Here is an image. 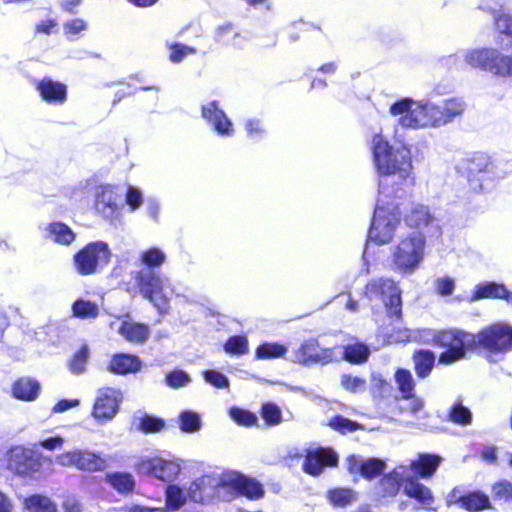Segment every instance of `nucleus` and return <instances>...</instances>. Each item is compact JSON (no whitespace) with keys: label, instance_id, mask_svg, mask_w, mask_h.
<instances>
[{"label":"nucleus","instance_id":"nucleus-47","mask_svg":"<svg viewBox=\"0 0 512 512\" xmlns=\"http://www.w3.org/2000/svg\"><path fill=\"white\" fill-rule=\"evenodd\" d=\"M179 428L186 433H193L201 428V419L198 413L186 410L179 414Z\"/></svg>","mask_w":512,"mask_h":512},{"label":"nucleus","instance_id":"nucleus-44","mask_svg":"<svg viewBox=\"0 0 512 512\" xmlns=\"http://www.w3.org/2000/svg\"><path fill=\"white\" fill-rule=\"evenodd\" d=\"M447 417L450 422L457 425L466 426L472 423V413L461 401L452 404Z\"/></svg>","mask_w":512,"mask_h":512},{"label":"nucleus","instance_id":"nucleus-1","mask_svg":"<svg viewBox=\"0 0 512 512\" xmlns=\"http://www.w3.org/2000/svg\"><path fill=\"white\" fill-rule=\"evenodd\" d=\"M372 156L375 169L381 177H396L397 180L380 182L379 194L384 197L401 198L407 189L414 186L413 166L410 150L394 148L381 135L372 139Z\"/></svg>","mask_w":512,"mask_h":512},{"label":"nucleus","instance_id":"nucleus-39","mask_svg":"<svg viewBox=\"0 0 512 512\" xmlns=\"http://www.w3.org/2000/svg\"><path fill=\"white\" fill-rule=\"evenodd\" d=\"M187 502V497L184 491L175 484L168 483L165 488V509L168 512L177 511L182 508Z\"/></svg>","mask_w":512,"mask_h":512},{"label":"nucleus","instance_id":"nucleus-31","mask_svg":"<svg viewBox=\"0 0 512 512\" xmlns=\"http://www.w3.org/2000/svg\"><path fill=\"white\" fill-rule=\"evenodd\" d=\"M412 361L417 377L425 379L431 374L435 366L436 355L429 349H418L413 352Z\"/></svg>","mask_w":512,"mask_h":512},{"label":"nucleus","instance_id":"nucleus-28","mask_svg":"<svg viewBox=\"0 0 512 512\" xmlns=\"http://www.w3.org/2000/svg\"><path fill=\"white\" fill-rule=\"evenodd\" d=\"M105 482L118 494L128 496L134 493L136 481L130 472L113 471L105 474Z\"/></svg>","mask_w":512,"mask_h":512},{"label":"nucleus","instance_id":"nucleus-49","mask_svg":"<svg viewBox=\"0 0 512 512\" xmlns=\"http://www.w3.org/2000/svg\"><path fill=\"white\" fill-rule=\"evenodd\" d=\"M249 352L248 338L241 335H234L226 340V353L243 356Z\"/></svg>","mask_w":512,"mask_h":512},{"label":"nucleus","instance_id":"nucleus-60","mask_svg":"<svg viewBox=\"0 0 512 512\" xmlns=\"http://www.w3.org/2000/svg\"><path fill=\"white\" fill-rule=\"evenodd\" d=\"M205 381L216 388L224 387V374L216 370H206L203 372Z\"/></svg>","mask_w":512,"mask_h":512},{"label":"nucleus","instance_id":"nucleus-17","mask_svg":"<svg viewBox=\"0 0 512 512\" xmlns=\"http://www.w3.org/2000/svg\"><path fill=\"white\" fill-rule=\"evenodd\" d=\"M338 462L339 457L332 448L319 447L307 451L302 470L310 476L317 477L326 467H336Z\"/></svg>","mask_w":512,"mask_h":512},{"label":"nucleus","instance_id":"nucleus-22","mask_svg":"<svg viewBox=\"0 0 512 512\" xmlns=\"http://www.w3.org/2000/svg\"><path fill=\"white\" fill-rule=\"evenodd\" d=\"M458 490L454 488L450 493L451 501L469 512H478L491 508L489 497L482 491H470L463 495H457Z\"/></svg>","mask_w":512,"mask_h":512},{"label":"nucleus","instance_id":"nucleus-55","mask_svg":"<svg viewBox=\"0 0 512 512\" xmlns=\"http://www.w3.org/2000/svg\"><path fill=\"white\" fill-rule=\"evenodd\" d=\"M165 381L169 387L176 389L187 385L190 378L183 370L175 369L166 374Z\"/></svg>","mask_w":512,"mask_h":512},{"label":"nucleus","instance_id":"nucleus-37","mask_svg":"<svg viewBox=\"0 0 512 512\" xmlns=\"http://www.w3.org/2000/svg\"><path fill=\"white\" fill-rule=\"evenodd\" d=\"M370 355V351L362 342H356L353 344H347L343 348L342 359L350 364H363L365 363Z\"/></svg>","mask_w":512,"mask_h":512},{"label":"nucleus","instance_id":"nucleus-8","mask_svg":"<svg viewBox=\"0 0 512 512\" xmlns=\"http://www.w3.org/2000/svg\"><path fill=\"white\" fill-rule=\"evenodd\" d=\"M135 285L142 297L148 300L160 314L168 313L170 299L164 293V279L153 269H140L133 275Z\"/></svg>","mask_w":512,"mask_h":512},{"label":"nucleus","instance_id":"nucleus-14","mask_svg":"<svg viewBox=\"0 0 512 512\" xmlns=\"http://www.w3.org/2000/svg\"><path fill=\"white\" fill-rule=\"evenodd\" d=\"M45 462L50 463V459L32 450L18 449L12 451L8 460V467L19 476L32 477L42 472Z\"/></svg>","mask_w":512,"mask_h":512},{"label":"nucleus","instance_id":"nucleus-59","mask_svg":"<svg viewBox=\"0 0 512 512\" xmlns=\"http://www.w3.org/2000/svg\"><path fill=\"white\" fill-rule=\"evenodd\" d=\"M435 289L441 296H450L455 289V282L449 277L439 278L436 280Z\"/></svg>","mask_w":512,"mask_h":512},{"label":"nucleus","instance_id":"nucleus-45","mask_svg":"<svg viewBox=\"0 0 512 512\" xmlns=\"http://www.w3.org/2000/svg\"><path fill=\"white\" fill-rule=\"evenodd\" d=\"M327 498L334 507L344 508L355 500V492L350 488H334L328 491Z\"/></svg>","mask_w":512,"mask_h":512},{"label":"nucleus","instance_id":"nucleus-9","mask_svg":"<svg viewBox=\"0 0 512 512\" xmlns=\"http://www.w3.org/2000/svg\"><path fill=\"white\" fill-rule=\"evenodd\" d=\"M365 293L370 297L380 298L389 318L402 320V291L390 278H376L365 286Z\"/></svg>","mask_w":512,"mask_h":512},{"label":"nucleus","instance_id":"nucleus-51","mask_svg":"<svg viewBox=\"0 0 512 512\" xmlns=\"http://www.w3.org/2000/svg\"><path fill=\"white\" fill-rule=\"evenodd\" d=\"M165 260V254L157 247H151L141 255V262L146 265L145 269L159 267L165 262Z\"/></svg>","mask_w":512,"mask_h":512},{"label":"nucleus","instance_id":"nucleus-18","mask_svg":"<svg viewBox=\"0 0 512 512\" xmlns=\"http://www.w3.org/2000/svg\"><path fill=\"white\" fill-rule=\"evenodd\" d=\"M331 359V351L322 349L316 339H308L304 341L295 351L293 362L300 365H308L319 362H329Z\"/></svg>","mask_w":512,"mask_h":512},{"label":"nucleus","instance_id":"nucleus-15","mask_svg":"<svg viewBox=\"0 0 512 512\" xmlns=\"http://www.w3.org/2000/svg\"><path fill=\"white\" fill-rule=\"evenodd\" d=\"M405 225L417 231L415 235H423L432 233L441 234V227L437 223L435 216L432 214L428 206L423 204H415L407 211L403 217Z\"/></svg>","mask_w":512,"mask_h":512},{"label":"nucleus","instance_id":"nucleus-64","mask_svg":"<svg viewBox=\"0 0 512 512\" xmlns=\"http://www.w3.org/2000/svg\"><path fill=\"white\" fill-rule=\"evenodd\" d=\"M125 512H168L165 508L148 507L140 504H132L125 508Z\"/></svg>","mask_w":512,"mask_h":512},{"label":"nucleus","instance_id":"nucleus-26","mask_svg":"<svg viewBox=\"0 0 512 512\" xmlns=\"http://www.w3.org/2000/svg\"><path fill=\"white\" fill-rule=\"evenodd\" d=\"M141 360L137 355L116 353L111 357L108 370L115 375L134 374L140 371Z\"/></svg>","mask_w":512,"mask_h":512},{"label":"nucleus","instance_id":"nucleus-43","mask_svg":"<svg viewBox=\"0 0 512 512\" xmlns=\"http://www.w3.org/2000/svg\"><path fill=\"white\" fill-rule=\"evenodd\" d=\"M259 413L265 425L269 427L277 426L283 420L282 411L280 407L274 402L262 403Z\"/></svg>","mask_w":512,"mask_h":512},{"label":"nucleus","instance_id":"nucleus-34","mask_svg":"<svg viewBox=\"0 0 512 512\" xmlns=\"http://www.w3.org/2000/svg\"><path fill=\"white\" fill-rule=\"evenodd\" d=\"M127 341L132 343H143L149 337V328L142 323L123 321L118 330Z\"/></svg>","mask_w":512,"mask_h":512},{"label":"nucleus","instance_id":"nucleus-57","mask_svg":"<svg viewBox=\"0 0 512 512\" xmlns=\"http://www.w3.org/2000/svg\"><path fill=\"white\" fill-rule=\"evenodd\" d=\"M496 29L499 33L512 37V16L504 13L497 14L494 18Z\"/></svg>","mask_w":512,"mask_h":512},{"label":"nucleus","instance_id":"nucleus-6","mask_svg":"<svg viewBox=\"0 0 512 512\" xmlns=\"http://www.w3.org/2000/svg\"><path fill=\"white\" fill-rule=\"evenodd\" d=\"M108 243L92 241L79 249L72 258L75 271L80 276H90L102 270L111 260Z\"/></svg>","mask_w":512,"mask_h":512},{"label":"nucleus","instance_id":"nucleus-21","mask_svg":"<svg viewBox=\"0 0 512 512\" xmlns=\"http://www.w3.org/2000/svg\"><path fill=\"white\" fill-rule=\"evenodd\" d=\"M116 391L112 388L100 390L95 399L92 416L97 420H110L118 412L119 400L116 397Z\"/></svg>","mask_w":512,"mask_h":512},{"label":"nucleus","instance_id":"nucleus-3","mask_svg":"<svg viewBox=\"0 0 512 512\" xmlns=\"http://www.w3.org/2000/svg\"><path fill=\"white\" fill-rule=\"evenodd\" d=\"M475 354L496 362L512 351V325L495 322L474 332Z\"/></svg>","mask_w":512,"mask_h":512},{"label":"nucleus","instance_id":"nucleus-32","mask_svg":"<svg viewBox=\"0 0 512 512\" xmlns=\"http://www.w3.org/2000/svg\"><path fill=\"white\" fill-rule=\"evenodd\" d=\"M47 237L54 243L70 246L76 239V233L64 222L53 221L46 227Z\"/></svg>","mask_w":512,"mask_h":512},{"label":"nucleus","instance_id":"nucleus-38","mask_svg":"<svg viewBox=\"0 0 512 512\" xmlns=\"http://www.w3.org/2000/svg\"><path fill=\"white\" fill-rule=\"evenodd\" d=\"M202 117L212 124L214 129L220 134L224 135V112L221 110L218 101H211L207 105L202 106Z\"/></svg>","mask_w":512,"mask_h":512},{"label":"nucleus","instance_id":"nucleus-24","mask_svg":"<svg viewBox=\"0 0 512 512\" xmlns=\"http://www.w3.org/2000/svg\"><path fill=\"white\" fill-rule=\"evenodd\" d=\"M441 462L442 457L437 454L420 453L410 462L409 468L415 476L426 479L435 474Z\"/></svg>","mask_w":512,"mask_h":512},{"label":"nucleus","instance_id":"nucleus-48","mask_svg":"<svg viewBox=\"0 0 512 512\" xmlns=\"http://www.w3.org/2000/svg\"><path fill=\"white\" fill-rule=\"evenodd\" d=\"M328 425L338 431L341 434H346L349 432H355L362 428V425L357 421H353L349 418H346L342 415H335L330 420Z\"/></svg>","mask_w":512,"mask_h":512},{"label":"nucleus","instance_id":"nucleus-23","mask_svg":"<svg viewBox=\"0 0 512 512\" xmlns=\"http://www.w3.org/2000/svg\"><path fill=\"white\" fill-rule=\"evenodd\" d=\"M492 168V162L489 157L483 153H475L467 163V179L474 190L481 189V182L484 180Z\"/></svg>","mask_w":512,"mask_h":512},{"label":"nucleus","instance_id":"nucleus-5","mask_svg":"<svg viewBox=\"0 0 512 512\" xmlns=\"http://www.w3.org/2000/svg\"><path fill=\"white\" fill-rule=\"evenodd\" d=\"M472 68L488 72L498 78L512 77V55L497 48L481 47L469 50L464 56Z\"/></svg>","mask_w":512,"mask_h":512},{"label":"nucleus","instance_id":"nucleus-10","mask_svg":"<svg viewBox=\"0 0 512 512\" xmlns=\"http://www.w3.org/2000/svg\"><path fill=\"white\" fill-rule=\"evenodd\" d=\"M61 466H73L82 472H103L108 467L107 459L88 449H74L56 456Z\"/></svg>","mask_w":512,"mask_h":512},{"label":"nucleus","instance_id":"nucleus-54","mask_svg":"<svg viewBox=\"0 0 512 512\" xmlns=\"http://www.w3.org/2000/svg\"><path fill=\"white\" fill-rule=\"evenodd\" d=\"M168 47L170 49L169 60L173 63L181 62L187 55L196 51L195 48L179 42L172 43Z\"/></svg>","mask_w":512,"mask_h":512},{"label":"nucleus","instance_id":"nucleus-40","mask_svg":"<svg viewBox=\"0 0 512 512\" xmlns=\"http://www.w3.org/2000/svg\"><path fill=\"white\" fill-rule=\"evenodd\" d=\"M414 101L411 98H402L390 106L389 112L393 116L400 115L399 125L403 128H412V126L406 125L403 120L404 118L413 117L414 113L418 110V105L412 108Z\"/></svg>","mask_w":512,"mask_h":512},{"label":"nucleus","instance_id":"nucleus-11","mask_svg":"<svg viewBox=\"0 0 512 512\" xmlns=\"http://www.w3.org/2000/svg\"><path fill=\"white\" fill-rule=\"evenodd\" d=\"M226 492L234 498L243 497L250 501L265 496L264 485L259 480L235 470L226 471Z\"/></svg>","mask_w":512,"mask_h":512},{"label":"nucleus","instance_id":"nucleus-41","mask_svg":"<svg viewBox=\"0 0 512 512\" xmlns=\"http://www.w3.org/2000/svg\"><path fill=\"white\" fill-rule=\"evenodd\" d=\"M24 504L29 512H57V505L49 497L40 494L27 497Z\"/></svg>","mask_w":512,"mask_h":512},{"label":"nucleus","instance_id":"nucleus-33","mask_svg":"<svg viewBox=\"0 0 512 512\" xmlns=\"http://www.w3.org/2000/svg\"><path fill=\"white\" fill-rule=\"evenodd\" d=\"M39 392L38 381L31 378H19L12 385V395L18 400L33 401L38 397Z\"/></svg>","mask_w":512,"mask_h":512},{"label":"nucleus","instance_id":"nucleus-36","mask_svg":"<svg viewBox=\"0 0 512 512\" xmlns=\"http://www.w3.org/2000/svg\"><path fill=\"white\" fill-rule=\"evenodd\" d=\"M72 316L81 320H93L100 314L99 306L96 302L77 298L71 305Z\"/></svg>","mask_w":512,"mask_h":512},{"label":"nucleus","instance_id":"nucleus-13","mask_svg":"<svg viewBox=\"0 0 512 512\" xmlns=\"http://www.w3.org/2000/svg\"><path fill=\"white\" fill-rule=\"evenodd\" d=\"M136 471L164 483H172L180 474V465L172 459L160 456L143 457L136 463Z\"/></svg>","mask_w":512,"mask_h":512},{"label":"nucleus","instance_id":"nucleus-7","mask_svg":"<svg viewBox=\"0 0 512 512\" xmlns=\"http://www.w3.org/2000/svg\"><path fill=\"white\" fill-rule=\"evenodd\" d=\"M426 239L414 233L402 238L392 253L394 269L404 273H412L424 258Z\"/></svg>","mask_w":512,"mask_h":512},{"label":"nucleus","instance_id":"nucleus-2","mask_svg":"<svg viewBox=\"0 0 512 512\" xmlns=\"http://www.w3.org/2000/svg\"><path fill=\"white\" fill-rule=\"evenodd\" d=\"M474 332L451 327L437 330L433 333L431 343L442 349L438 355V363L451 365L475 353Z\"/></svg>","mask_w":512,"mask_h":512},{"label":"nucleus","instance_id":"nucleus-58","mask_svg":"<svg viewBox=\"0 0 512 512\" xmlns=\"http://www.w3.org/2000/svg\"><path fill=\"white\" fill-rule=\"evenodd\" d=\"M87 23L81 18H74L64 23V34L67 36L77 35L86 30Z\"/></svg>","mask_w":512,"mask_h":512},{"label":"nucleus","instance_id":"nucleus-56","mask_svg":"<svg viewBox=\"0 0 512 512\" xmlns=\"http://www.w3.org/2000/svg\"><path fill=\"white\" fill-rule=\"evenodd\" d=\"M340 382L341 386L351 393H356L360 390H364L366 386L365 379L358 376H353L351 374H343L341 376Z\"/></svg>","mask_w":512,"mask_h":512},{"label":"nucleus","instance_id":"nucleus-30","mask_svg":"<svg viewBox=\"0 0 512 512\" xmlns=\"http://www.w3.org/2000/svg\"><path fill=\"white\" fill-rule=\"evenodd\" d=\"M404 493L409 498L415 499L422 507L430 509L434 503L432 491L415 478H407L404 486Z\"/></svg>","mask_w":512,"mask_h":512},{"label":"nucleus","instance_id":"nucleus-52","mask_svg":"<svg viewBox=\"0 0 512 512\" xmlns=\"http://www.w3.org/2000/svg\"><path fill=\"white\" fill-rule=\"evenodd\" d=\"M164 427L165 422L163 419L147 414L140 418L137 425V429L146 434L160 432Z\"/></svg>","mask_w":512,"mask_h":512},{"label":"nucleus","instance_id":"nucleus-4","mask_svg":"<svg viewBox=\"0 0 512 512\" xmlns=\"http://www.w3.org/2000/svg\"><path fill=\"white\" fill-rule=\"evenodd\" d=\"M465 108L464 101L459 98L446 99L440 105L429 102L418 104L414 116L404 118L403 122L412 129L440 127L461 116Z\"/></svg>","mask_w":512,"mask_h":512},{"label":"nucleus","instance_id":"nucleus-50","mask_svg":"<svg viewBox=\"0 0 512 512\" xmlns=\"http://www.w3.org/2000/svg\"><path fill=\"white\" fill-rule=\"evenodd\" d=\"M492 497L495 501L512 502V482L506 479L499 480L492 485Z\"/></svg>","mask_w":512,"mask_h":512},{"label":"nucleus","instance_id":"nucleus-46","mask_svg":"<svg viewBox=\"0 0 512 512\" xmlns=\"http://www.w3.org/2000/svg\"><path fill=\"white\" fill-rule=\"evenodd\" d=\"M228 413L231 419L239 426L253 427L258 425L257 415L250 410L240 407H231Z\"/></svg>","mask_w":512,"mask_h":512},{"label":"nucleus","instance_id":"nucleus-62","mask_svg":"<svg viewBox=\"0 0 512 512\" xmlns=\"http://www.w3.org/2000/svg\"><path fill=\"white\" fill-rule=\"evenodd\" d=\"M63 444H64V439L59 435L44 439L39 442V445L42 448L49 450V451H53L55 449H61L63 447Z\"/></svg>","mask_w":512,"mask_h":512},{"label":"nucleus","instance_id":"nucleus-27","mask_svg":"<svg viewBox=\"0 0 512 512\" xmlns=\"http://www.w3.org/2000/svg\"><path fill=\"white\" fill-rule=\"evenodd\" d=\"M402 476L396 470L383 474L375 486V496L378 500L395 497L401 488Z\"/></svg>","mask_w":512,"mask_h":512},{"label":"nucleus","instance_id":"nucleus-12","mask_svg":"<svg viewBox=\"0 0 512 512\" xmlns=\"http://www.w3.org/2000/svg\"><path fill=\"white\" fill-rule=\"evenodd\" d=\"M400 213L390 212L385 207H377L368 231V238L377 245L389 243L400 223Z\"/></svg>","mask_w":512,"mask_h":512},{"label":"nucleus","instance_id":"nucleus-29","mask_svg":"<svg viewBox=\"0 0 512 512\" xmlns=\"http://www.w3.org/2000/svg\"><path fill=\"white\" fill-rule=\"evenodd\" d=\"M473 299H502L512 302V292L504 284L496 282H483L475 286Z\"/></svg>","mask_w":512,"mask_h":512},{"label":"nucleus","instance_id":"nucleus-53","mask_svg":"<svg viewBox=\"0 0 512 512\" xmlns=\"http://www.w3.org/2000/svg\"><path fill=\"white\" fill-rule=\"evenodd\" d=\"M88 357L89 348L84 344L73 354L69 362L70 371L74 374H80L84 372Z\"/></svg>","mask_w":512,"mask_h":512},{"label":"nucleus","instance_id":"nucleus-25","mask_svg":"<svg viewBox=\"0 0 512 512\" xmlns=\"http://www.w3.org/2000/svg\"><path fill=\"white\" fill-rule=\"evenodd\" d=\"M120 196L117 194L113 186L107 185L102 187L97 194L95 207L106 218H113L117 215L119 209Z\"/></svg>","mask_w":512,"mask_h":512},{"label":"nucleus","instance_id":"nucleus-16","mask_svg":"<svg viewBox=\"0 0 512 512\" xmlns=\"http://www.w3.org/2000/svg\"><path fill=\"white\" fill-rule=\"evenodd\" d=\"M222 486H224V478L221 475L205 474L190 484L188 496L193 502L208 503L219 497Z\"/></svg>","mask_w":512,"mask_h":512},{"label":"nucleus","instance_id":"nucleus-35","mask_svg":"<svg viewBox=\"0 0 512 512\" xmlns=\"http://www.w3.org/2000/svg\"><path fill=\"white\" fill-rule=\"evenodd\" d=\"M394 379L402 399L411 400L414 398L416 383L410 370L405 368L396 369Z\"/></svg>","mask_w":512,"mask_h":512},{"label":"nucleus","instance_id":"nucleus-61","mask_svg":"<svg viewBox=\"0 0 512 512\" xmlns=\"http://www.w3.org/2000/svg\"><path fill=\"white\" fill-rule=\"evenodd\" d=\"M126 203L132 210L139 208L142 204L141 192L138 189L129 186L126 192Z\"/></svg>","mask_w":512,"mask_h":512},{"label":"nucleus","instance_id":"nucleus-20","mask_svg":"<svg viewBox=\"0 0 512 512\" xmlns=\"http://www.w3.org/2000/svg\"><path fill=\"white\" fill-rule=\"evenodd\" d=\"M35 89L41 99L49 104H63L67 100V85L50 77L36 81Z\"/></svg>","mask_w":512,"mask_h":512},{"label":"nucleus","instance_id":"nucleus-63","mask_svg":"<svg viewBox=\"0 0 512 512\" xmlns=\"http://www.w3.org/2000/svg\"><path fill=\"white\" fill-rule=\"evenodd\" d=\"M56 26L57 22L54 19H45L36 24L35 32L50 35Z\"/></svg>","mask_w":512,"mask_h":512},{"label":"nucleus","instance_id":"nucleus-42","mask_svg":"<svg viewBox=\"0 0 512 512\" xmlns=\"http://www.w3.org/2000/svg\"><path fill=\"white\" fill-rule=\"evenodd\" d=\"M287 352V347L276 342H263L255 350V358L260 360L282 358Z\"/></svg>","mask_w":512,"mask_h":512},{"label":"nucleus","instance_id":"nucleus-19","mask_svg":"<svg viewBox=\"0 0 512 512\" xmlns=\"http://www.w3.org/2000/svg\"><path fill=\"white\" fill-rule=\"evenodd\" d=\"M386 464L379 458H368L360 460L356 455L347 457V470L350 474H360L367 480L375 479L383 475Z\"/></svg>","mask_w":512,"mask_h":512}]
</instances>
